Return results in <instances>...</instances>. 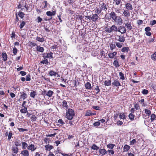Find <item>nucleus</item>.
Wrapping results in <instances>:
<instances>
[{"label": "nucleus", "mask_w": 156, "mask_h": 156, "mask_svg": "<svg viewBox=\"0 0 156 156\" xmlns=\"http://www.w3.org/2000/svg\"><path fill=\"white\" fill-rule=\"evenodd\" d=\"M25 24V22L24 21H23L20 24V29H22L24 26Z\"/></svg>", "instance_id": "obj_56"}, {"label": "nucleus", "mask_w": 156, "mask_h": 156, "mask_svg": "<svg viewBox=\"0 0 156 156\" xmlns=\"http://www.w3.org/2000/svg\"><path fill=\"white\" fill-rule=\"evenodd\" d=\"M123 14L124 16L128 17L130 16V13L128 10H125L123 12Z\"/></svg>", "instance_id": "obj_17"}, {"label": "nucleus", "mask_w": 156, "mask_h": 156, "mask_svg": "<svg viewBox=\"0 0 156 156\" xmlns=\"http://www.w3.org/2000/svg\"><path fill=\"white\" fill-rule=\"evenodd\" d=\"M53 94V92L51 90H49L47 92L46 91H44V94L48 96L49 97H51Z\"/></svg>", "instance_id": "obj_14"}, {"label": "nucleus", "mask_w": 156, "mask_h": 156, "mask_svg": "<svg viewBox=\"0 0 156 156\" xmlns=\"http://www.w3.org/2000/svg\"><path fill=\"white\" fill-rule=\"evenodd\" d=\"M87 18L90 20H92L94 21H96L98 18V16L97 14H95L93 15L92 17L90 16H87Z\"/></svg>", "instance_id": "obj_5"}, {"label": "nucleus", "mask_w": 156, "mask_h": 156, "mask_svg": "<svg viewBox=\"0 0 156 156\" xmlns=\"http://www.w3.org/2000/svg\"><path fill=\"white\" fill-rule=\"evenodd\" d=\"M36 39L37 41L40 42H43L44 40V39L43 37H37Z\"/></svg>", "instance_id": "obj_34"}, {"label": "nucleus", "mask_w": 156, "mask_h": 156, "mask_svg": "<svg viewBox=\"0 0 156 156\" xmlns=\"http://www.w3.org/2000/svg\"><path fill=\"white\" fill-rule=\"evenodd\" d=\"M145 112L147 115H151V112L150 110L148 109H145Z\"/></svg>", "instance_id": "obj_42"}, {"label": "nucleus", "mask_w": 156, "mask_h": 156, "mask_svg": "<svg viewBox=\"0 0 156 156\" xmlns=\"http://www.w3.org/2000/svg\"><path fill=\"white\" fill-rule=\"evenodd\" d=\"M18 15L21 18H23L24 14L23 12H19L18 14Z\"/></svg>", "instance_id": "obj_52"}, {"label": "nucleus", "mask_w": 156, "mask_h": 156, "mask_svg": "<svg viewBox=\"0 0 156 156\" xmlns=\"http://www.w3.org/2000/svg\"><path fill=\"white\" fill-rule=\"evenodd\" d=\"M15 145L16 147L20 146H21V143L20 140L16 141L15 142Z\"/></svg>", "instance_id": "obj_44"}, {"label": "nucleus", "mask_w": 156, "mask_h": 156, "mask_svg": "<svg viewBox=\"0 0 156 156\" xmlns=\"http://www.w3.org/2000/svg\"><path fill=\"white\" fill-rule=\"evenodd\" d=\"M91 148L92 149L96 150H98L99 149V147L95 144L92 145Z\"/></svg>", "instance_id": "obj_45"}, {"label": "nucleus", "mask_w": 156, "mask_h": 156, "mask_svg": "<svg viewBox=\"0 0 156 156\" xmlns=\"http://www.w3.org/2000/svg\"><path fill=\"white\" fill-rule=\"evenodd\" d=\"M36 49L37 51L41 52H43L44 50V48L43 47H41L40 46H37L36 47Z\"/></svg>", "instance_id": "obj_19"}, {"label": "nucleus", "mask_w": 156, "mask_h": 156, "mask_svg": "<svg viewBox=\"0 0 156 156\" xmlns=\"http://www.w3.org/2000/svg\"><path fill=\"white\" fill-rule=\"evenodd\" d=\"M125 5L126 9L128 10H133V8L132 7V5L130 3H127L126 4H125Z\"/></svg>", "instance_id": "obj_10"}, {"label": "nucleus", "mask_w": 156, "mask_h": 156, "mask_svg": "<svg viewBox=\"0 0 156 156\" xmlns=\"http://www.w3.org/2000/svg\"><path fill=\"white\" fill-rule=\"evenodd\" d=\"M30 75H27L26 77V80L27 81H30Z\"/></svg>", "instance_id": "obj_60"}, {"label": "nucleus", "mask_w": 156, "mask_h": 156, "mask_svg": "<svg viewBox=\"0 0 156 156\" xmlns=\"http://www.w3.org/2000/svg\"><path fill=\"white\" fill-rule=\"evenodd\" d=\"M119 75L120 76V79L122 80L125 79V77L124 74L122 72H120L119 73Z\"/></svg>", "instance_id": "obj_40"}, {"label": "nucleus", "mask_w": 156, "mask_h": 156, "mask_svg": "<svg viewBox=\"0 0 156 156\" xmlns=\"http://www.w3.org/2000/svg\"><path fill=\"white\" fill-rule=\"evenodd\" d=\"M12 150L15 153L17 154L18 152L19 149L17 147H14L12 148Z\"/></svg>", "instance_id": "obj_37"}, {"label": "nucleus", "mask_w": 156, "mask_h": 156, "mask_svg": "<svg viewBox=\"0 0 156 156\" xmlns=\"http://www.w3.org/2000/svg\"><path fill=\"white\" fill-rule=\"evenodd\" d=\"M116 46L119 48H121L123 45V42L116 41L114 42Z\"/></svg>", "instance_id": "obj_11"}, {"label": "nucleus", "mask_w": 156, "mask_h": 156, "mask_svg": "<svg viewBox=\"0 0 156 156\" xmlns=\"http://www.w3.org/2000/svg\"><path fill=\"white\" fill-rule=\"evenodd\" d=\"M99 152L102 155H104L108 153V151L104 149H99Z\"/></svg>", "instance_id": "obj_16"}, {"label": "nucleus", "mask_w": 156, "mask_h": 156, "mask_svg": "<svg viewBox=\"0 0 156 156\" xmlns=\"http://www.w3.org/2000/svg\"><path fill=\"white\" fill-rule=\"evenodd\" d=\"M115 145L114 144H109L107 145V147L109 149H112L113 148Z\"/></svg>", "instance_id": "obj_43"}, {"label": "nucleus", "mask_w": 156, "mask_h": 156, "mask_svg": "<svg viewBox=\"0 0 156 156\" xmlns=\"http://www.w3.org/2000/svg\"><path fill=\"white\" fill-rule=\"evenodd\" d=\"M18 130H19L20 132H23L24 131H26L27 130V129H23V128H17Z\"/></svg>", "instance_id": "obj_55"}, {"label": "nucleus", "mask_w": 156, "mask_h": 156, "mask_svg": "<svg viewBox=\"0 0 156 156\" xmlns=\"http://www.w3.org/2000/svg\"><path fill=\"white\" fill-rule=\"evenodd\" d=\"M100 55L101 57H104V58H105V52L103 50L101 51L100 53Z\"/></svg>", "instance_id": "obj_46"}, {"label": "nucleus", "mask_w": 156, "mask_h": 156, "mask_svg": "<svg viewBox=\"0 0 156 156\" xmlns=\"http://www.w3.org/2000/svg\"><path fill=\"white\" fill-rule=\"evenodd\" d=\"M113 64L116 68H118L119 66V62L116 60L114 61Z\"/></svg>", "instance_id": "obj_36"}, {"label": "nucleus", "mask_w": 156, "mask_h": 156, "mask_svg": "<svg viewBox=\"0 0 156 156\" xmlns=\"http://www.w3.org/2000/svg\"><path fill=\"white\" fill-rule=\"evenodd\" d=\"M119 117L120 119H126L125 115L124 113H120Z\"/></svg>", "instance_id": "obj_38"}, {"label": "nucleus", "mask_w": 156, "mask_h": 156, "mask_svg": "<svg viewBox=\"0 0 156 156\" xmlns=\"http://www.w3.org/2000/svg\"><path fill=\"white\" fill-rule=\"evenodd\" d=\"M101 9H100L98 8H96L95 10V12L96 13L99 14L101 12Z\"/></svg>", "instance_id": "obj_49"}, {"label": "nucleus", "mask_w": 156, "mask_h": 156, "mask_svg": "<svg viewBox=\"0 0 156 156\" xmlns=\"http://www.w3.org/2000/svg\"><path fill=\"white\" fill-rule=\"evenodd\" d=\"M100 124V122L99 121L96 122H94L93 124V125L94 126L97 127L99 126Z\"/></svg>", "instance_id": "obj_51"}, {"label": "nucleus", "mask_w": 156, "mask_h": 156, "mask_svg": "<svg viewBox=\"0 0 156 156\" xmlns=\"http://www.w3.org/2000/svg\"><path fill=\"white\" fill-rule=\"evenodd\" d=\"M122 19L119 16H117V18L114 20V22L117 23L119 25H121L122 24Z\"/></svg>", "instance_id": "obj_12"}, {"label": "nucleus", "mask_w": 156, "mask_h": 156, "mask_svg": "<svg viewBox=\"0 0 156 156\" xmlns=\"http://www.w3.org/2000/svg\"><path fill=\"white\" fill-rule=\"evenodd\" d=\"M37 95V93L36 91H32V92H31L30 93V96L32 98H34L35 96Z\"/></svg>", "instance_id": "obj_33"}, {"label": "nucleus", "mask_w": 156, "mask_h": 156, "mask_svg": "<svg viewBox=\"0 0 156 156\" xmlns=\"http://www.w3.org/2000/svg\"><path fill=\"white\" fill-rule=\"evenodd\" d=\"M18 50L16 48H14L13 49V53L14 55H15L17 53Z\"/></svg>", "instance_id": "obj_53"}, {"label": "nucleus", "mask_w": 156, "mask_h": 156, "mask_svg": "<svg viewBox=\"0 0 156 156\" xmlns=\"http://www.w3.org/2000/svg\"><path fill=\"white\" fill-rule=\"evenodd\" d=\"M22 151L21 153V154L23 156H29V151L28 150L24 149Z\"/></svg>", "instance_id": "obj_8"}, {"label": "nucleus", "mask_w": 156, "mask_h": 156, "mask_svg": "<svg viewBox=\"0 0 156 156\" xmlns=\"http://www.w3.org/2000/svg\"><path fill=\"white\" fill-rule=\"evenodd\" d=\"M112 84L113 87H119L121 86V83L117 79H114Z\"/></svg>", "instance_id": "obj_6"}, {"label": "nucleus", "mask_w": 156, "mask_h": 156, "mask_svg": "<svg viewBox=\"0 0 156 156\" xmlns=\"http://www.w3.org/2000/svg\"><path fill=\"white\" fill-rule=\"evenodd\" d=\"M75 115V113L74 110L71 108H69L66 110V117L68 119L71 120L73 116Z\"/></svg>", "instance_id": "obj_1"}, {"label": "nucleus", "mask_w": 156, "mask_h": 156, "mask_svg": "<svg viewBox=\"0 0 156 156\" xmlns=\"http://www.w3.org/2000/svg\"><path fill=\"white\" fill-rule=\"evenodd\" d=\"M142 93L143 94H146L148 93V90H146L144 89L142 92Z\"/></svg>", "instance_id": "obj_59"}, {"label": "nucleus", "mask_w": 156, "mask_h": 156, "mask_svg": "<svg viewBox=\"0 0 156 156\" xmlns=\"http://www.w3.org/2000/svg\"><path fill=\"white\" fill-rule=\"evenodd\" d=\"M45 147L46 150L49 151L53 148V147L52 145L48 144L45 146Z\"/></svg>", "instance_id": "obj_26"}, {"label": "nucleus", "mask_w": 156, "mask_h": 156, "mask_svg": "<svg viewBox=\"0 0 156 156\" xmlns=\"http://www.w3.org/2000/svg\"><path fill=\"white\" fill-rule=\"evenodd\" d=\"M22 148L23 150L25 149L27 147L28 148V144L25 142H22Z\"/></svg>", "instance_id": "obj_24"}, {"label": "nucleus", "mask_w": 156, "mask_h": 156, "mask_svg": "<svg viewBox=\"0 0 156 156\" xmlns=\"http://www.w3.org/2000/svg\"><path fill=\"white\" fill-rule=\"evenodd\" d=\"M44 2L45 4V5L43 8H47L48 5V4L47 2L46 1H44Z\"/></svg>", "instance_id": "obj_62"}, {"label": "nucleus", "mask_w": 156, "mask_h": 156, "mask_svg": "<svg viewBox=\"0 0 156 156\" xmlns=\"http://www.w3.org/2000/svg\"><path fill=\"white\" fill-rule=\"evenodd\" d=\"M129 117L130 119L131 120H133L134 119V115L133 113H130L129 115Z\"/></svg>", "instance_id": "obj_47"}, {"label": "nucleus", "mask_w": 156, "mask_h": 156, "mask_svg": "<svg viewBox=\"0 0 156 156\" xmlns=\"http://www.w3.org/2000/svg\"><path fill=\"white\" fill-rule=\"evenodd\" d=\"M52 53L50 52L47 53L46 55H45L44 56L48 58H52Z\"/></svg>", "instance_id": "obj_27"}, {"label": "nucleus", "mask_w": 156, "mask_h": 156, "mask_svg": "<svg viewBox=\"0 0 156 156\" xmlns=\"http://www.w3.org/2000/svg\"><path fill=\"white\" fill-rule=\"evenodd\" d=\"M41 63L45 64H48V62L47 59H45L44 60L42 61Z\"/></svg>", "instance_id": "obj_63"}, {"label": "nucleus", "mask_w": 156, "mask_h": 156, "mask_svg": "<svg viewBox=\"0 0 156 156\" xmlns=\"http://www.w3.org/2000/svg\"><path fill=\"white\" fill-rule=\"evenodd\" d=\"M2 56L4 61H5L7 60V54L6 53L3 52L2 54Z\"/></svg>", "instance_id": "obj_25"}, {"label": "nucleus", "mask_w": 156, "mask_h": 156, "mask_svg": "<svg viewBox=\"0 0 156 156\" xmlns=\"http://www.w3.org/2000/svg\"><path fill=\"white\" fill-rule=\"evenodd\" d=\"M106 5L104 3H102V4L101 5L100 8L101 10H105L107 9Z\"/></svg>", "instance_id": "obj_31"}, {"label": "nucleus", "mask_w": 156, "mask_h": 156, "mask_svg": "<svg viewBox=\"0 0 156 156\" xmlns=\"http://www.w3.org/2000/svg\"><path fill=\"white\" fill-rule=\"evenodd\" d=\"M58 122L62 125H63L65 124V123L63 122V120L62 119H59V120H58Z\"/></svg>", "instance_id": "obj_61"}, {"label": "nucleus", "mask_w": 156, "mask_h": 156, "mask_svg": "<svg viewBox=\"0 0 156 156\" xmlns=\"http://www.w3.org/2000/svg\"><path fill=\"white\" fill-rule=\"evenodd\" d=\"M129 50V48L128 47H124L122 48L121 49V51L122 52H128Z\"/></svg>", "instance_id": "obj_28"}, {"label": "nucleus", "mask_w": 156, "mask_h": 156, "mask_svg": "<svg viewBox=\"0 0 156 156\" xmlns=\"http://www.w3.org/2000/svg\"><path fill=\"white\" fill-rule=\"evenodd\" d=\"M85 87L87 89H90L91 88V84L88 82L85 84Z\"/></svg>", "instance_id": "obj_22"}, {"label": "nucleus", "mask_w": 156, "mask_h": 156, "mask_svg": "<svg viewBox=\"0 0 156 156\" xmlns=\"http://www.w3.org/2000/svg\"><path fill=\"white\" fill-rule=\"evenodd\" d=\"M118 28L115 25H112L111 27H105V31L108 33H111L113 32H117Z\"/></svg>", "instance_id": "obj_2"}, {"label": "nucleus", "mask_w": 156, "mask_h": 156, "mask_svg": "<svg viewBox=\"0 0 156 156\" xmlns=\"http://www.w3.org/2000/svg\"><path fill=\"white\" fill-rule=\"evenodd\" d=\"M23 108L20 110V112L22 113H25L27 112V107H24Z\"/></svg>", "instance_id": "obj_29"}, {"label": "nucleus", "mask_w": 156, "mask_h": 156, "mask_svg": "<svg viewBox=\"0 0 156 156\" xmlns=\"http://www.w3.org/2000/svg\"><path fill=\"white\" fill-rule=\"evenodd\" d=\"M117 31L121 33V34H124L126 32V29L124 26H120L118 28Z\"/></svg>", "instance_id": "obj_7"}, {"label": "nucleus", "mask_w": 156, "mask_h": 156, "mask_svg": "<svg viewBox=\"0 0 156 156\" xmlns=\"http://www.w3.org/2000/svg\"><path fill=\"white\" fill-rule=\"evenodd\" d=\"M49 74L51 76H56L57 74V73L56 72L54 71L53 70H51L49 72Z\"/></svg>", "instance_id": "obj_30"}, {"label": "nucleus", "mask_w": 156, "mask_h": 156, "mask_svg": "<svg viewBox=\"0 0 156 156\" xmlns=\"http://www.w3.org/2000/svg\"><path fill=\"white\" fill-rule=\"evenodd\" d=\"M117 54V52L114 51L113 53H110L108 54L109 57L111 58H114V56Z\"/></svg>", "instance_id": "obj_18"}, {"label": "nucleus", "mask_w": 156, "mask_h": 156, "mask_svg": "<svg viewBox=\"0 0 156 156\" xmlns=\"http://www.w3.org/2000/svg\"><path fill=\"white\" fill-rule=\"evenodd\" d=\"M136 142V140L135 139H133L130 142V145H133Z\"/></svg>", "instance_id": "obj_57"}, {"label": "nucleus", "mask_w": 156, "mask_h": 156, "mask_svg": "<svg viewBox=\"0 0 156 156\" xmlns=\"http://www.w3.org/2000/svg\"><path fill=\"white\" fill-rule=\"evenodd\" d=\"M62 107L63 108H65L66 109H67L68 108V106L67 105V101L65 100L63 101L62 102Z\"/></svg>", "instance_id": "obj_23"}, {"label": "nucleus", "mask_w": 156, "mask_h": 156, "mask_svg": "<svg viewBox=\"0 0 156 156\" xmlns=\"http://www.w3.org/2000/svg\"><path fill=\"white\" fill-rule=\"evenodd\" d=\"M125 26L127 28V30L129 31L131 30L132 28V27L130 23L128 22L125 23Z\"/></svg>", "instance_id": "obj_15"}, {"label": "nucleus", "mask_w": 156, "mask_h": 156, "mask_svg": "<svg viewBox=\"0 0 156 156\" xmlns=\"http://www.w3.org/2000/svg\"><path fill=\"white\" fill-rule=\"evenodd\" d=\"M111 82L109 80H106L105 81V85L106 86H109L111 85Z\"/></svg>", "instance_id": "obj_32"}, {"label": "nucleus", "mask_w": 156, "mask_h": 156, "mask_svg": "<svg viewBox=\"0 0 156 156\" xmlns=\"http://www.w3.org/2000/svg\"><path fill=\"white\" fill-rule=\"evenodd\" d=\"M151 59L154 60H156V51L151 55Z\"/></svg>", "instance_id": "obj_41"}, {"label": "nucleus", "mask_w": 156, "mask_h": 156, "mask_svg": "<svg viewBox=\"0 0 156 156\" xmlns=\"http://www.w3.org/2000/svg\"><path fill=\"white\" fill-rule=\"evenodd\" d=\"M130 148V147L129 145L126 144L124 145L123 148V151L127 152L129 150Z\"/></svg>", "instance_id": "obj_20"}, {"label": "nucleus", "mask_w": 156, "mask_h": 156, "mask_svg": "<svg viewBox=\"0 0 156 156\" xmlns=\"http://www.w3.org/2000/svg\"><path fill=\"white\" fill-rule=\"evenodd\" d=\"M56 14L55 11H53L52 12L50 11H47L46 12V15L49 16H55Z\"/></svg>", "instance_id": "obj_13"}, {"label": "nucleus", "mask_w": 156, "mask_h": 156, "mask_svg": "<svg viewBox=\"0 0 156 156\" xmlns=\"http://www.w3.org/2000/svg\"><path fill=\"white\" fill-rule=\"evenodd\" d=\"M31 119L32 121H35L36 120L37 117H35L34 115H33L31 117Z\"/></svg>", "instance_id": "obj_58"}, {"label": "nucleus", "mask_w": 156, "mask_h": 156, "mask_svg": "<svg viewBox=\"0 0 156 156\" xmlns=\"http://www.w3.org/2000/svg\"><path fill=\"white\" fill-rule=\"evenodd\" d=\"M156 118V115L154 114H153L151 115V122H153Z\"/></svg>", "instance_id": "obj_48"}, {"label": "nucleus", "mask_w": 156, "mask_h": 156, "mask_svg": "<svg viewBox=\"0 0 156 156\" xmlns=\"http://www.w3.org/2000/svg\"><path fill=\"white\" fill-rule=\"evenodd\" d=\"M116 45L115 43H112L110 45V48L111 50H113L116 47Z\"/></svg>", "instance_id": "obj_35"}, {"label": "nucleus", "mask_w": 156, "mask_h": 156, "mask_svg": "<svg viewBox=\"0 0 156 156\" xmlns=\"http://www.w3.org/2000/svg\"><path fill=\"white\" fill-rule=\"evenodd\" d=\"M107 151L109 155H113L114 153V151L113 150H108Z\"/></svg>", "instance_id": "obj_50"}, {"label": "nucleus", "mask_w": 156, "mask_h": 156, "mask_svg": "<svg viewBox=\"0 0 156 156\" xmlns=\"http://www.w3.org/2000/svg\"><path fill=\"white\" fill-rule=\"evenodd\" d=\"M134 108H135L136 110L139 109H140V107L137 104H135Z\"/></svg>", "instance_id": "obj_64"}, {"label": "nucleus", "mask_w": 156, "mask_h": 156, "mask_svg": "<svg viewBox=\"0 0 156 156\" xmlns=\"http://www.w3.org/2000/svg\"><path fill=\"white\" fill-rule=\"evenodd\" d=\"M116 41L124 42L125 41V37L123 36L116 35L115 37Z\"/></svg>", "instance_id": "obj_3"}, {"label": "nucleus", "mask_w": 156, "mask_h": 156, "mask_svg": "<svg viewBox=\"0 0 156 156\" xmlns=\"http://www.w3.org/2000/svg\"><path fill=\"white\" fill-rule=\"evenodd\" d=\"M111 18L114 21L116 18L117 16L116 14L114 12H112L110 14Z\"/></svg>", "instance_id": "obj_9"}, {"label": "nucleus", "mask_w": 156, "mask_h": 156, "mask_svg": "<svg viewBox=\"0 0 156 156\" xmlns=\"http://www.w3.org/2000/svg\"><path fill=\"white\" fill-rule=\"evenodd\" d=\"M37 149V146L34 144H29L27 149L29 151H30L31 152H33L35 151Z\"/></svg>", "instance_id": "obj_4"}, {"label": "nucleus", "mask_w": 156, "mask_h": 156, "mask_svg": "<svg viewBox=\"0 0 156 156\" xmlns=\"http://www.w3.org/2000/svg\"><path fill=\"white\" fill-rule=\"evenodd\" d=\"M95 90L97 91V92H96V94L99 93L100 90L98 86H96L95 88Z\"/></svg>", "instance_id": "obj_54"}, {"label": "nucleus", "mask_w": 156, "mask_h": 156, "mask_svg": "<svg viewBox=\"0 0 156 156\" xmlns=\"http://www.w3.org/2000/svg\"><path fill=\"white\" fill-rule=\"evenodd\" d=\"M13 135V134L12 133V131H10L8 134V140H10L11 138L12 137V136Z\"/></svg>", "instance_id": "obj_39"}, {"label": "nucleus", "mask_w": 156, "mask_h": 156, "mask_svg": "<svg viewBox=\"0 0 156 156\" xmlns=\"http://www.w3.org/2000/svg\"><path fill=\"white\" fill-rule=\"evenodd\" d=\"M27 94L23 92L20 96V98L24 100L27 98Z\"/></svg>", "instance_id": "obj_21"}]
</instances>
